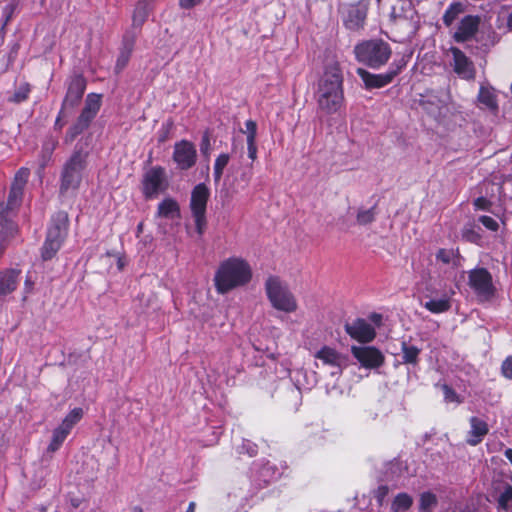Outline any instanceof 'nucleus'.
I'll return each mask as SVG.
<instances>
[{
    "label": "nucleus",
    "mask_w": 512,
    "mask_h": 512,
    "mask_svg": "<svg viewBox=\"0 0 512 512\" xmlns=\"http://www.w3.org/2000/svg\"><path fill=\"white\" fill-rule=\"evenodd\" d=\"M18 6H19V2L17 0H11L8 4H6L4 6L2 15L4 17L5 24L8 23L12 19Z\"/></svg>",
    "instance_id": "obj_50"
},
{
    "label": "nucleus",
    "mask_w": 512,
    "mask_h": 512,
    "mask_svg": "<svg viewBox=\"0 0 512 512\" xmlns=\"http://www.w3.org/2000/svg\"><path fill=\"white\" fill-rule=\"evenodd\" d=\"M315 358L321 360L325 365L338 368V373L342 372V367L345 365L347 360L346 356L329 346H323L320 350H318L315 353Z\"/></svg>",
    "instance_id": "obj_18"
},
{
    "label": "nucleus",
    "mask_w": 512,
    "mask_h": 512,
    "mask_svg": "<svg viewBox=\"0 0 512 512\" xmlns=\"http://www.w3.org/2000/svg\"><path fill=\"white\" fill-rule=\"evenodd\" d=\"M344 76L340 64L335 61L325 67L318 82L317 104L325 114H335L344 105Z\"/></svg>",
    "instance_id": "obj_1"
},
{
    "label": "nucleus",
    "mask_w": 512,
    "mask_h": 512,
    "mask_svg": "<svg viewBox=\"0 0 512 512\" xmlns=\"http://www.w3.org/2000/svg\"><path fill=\"white\" fill-rule=\"evenodd\" d=\"M461 238L465 242L480 245L482 241L481 228L475 221H469L461 229Z\"/></svg>",
    "instance_id": "obj_24"
},
{
    "label": "nucleus",
    "mask_w": 512,
    "mask_h": 512,
    "mask_svg": "<svg viewBox=\"0 0 512 512\" xmlns=\"http://www.w3.org/2000/svg\"><path fill=\"white\" fill-rule=\"evenodd\" d=\"M134 40L123 39V49L121 50L116 61V68L122 70L129 62L133 50Z\"/></svg>",
    "instance_id": "obj_36"
},
{
    "label": "nucleus",
    "mask_w": 512,
    "mask_h": 512,
    "mask_svg": "<svg viewBox=\"0 0 512 512\" xmlns=\"http://www.w3.org/2000/svg\"><path fill=\"white\" fill-rule=\"evenodd\" d=\"M83 410L82 408L72 409L62 420L61 424L56 428L59 432H63L68 436L73 427L82 419Z\"/></svg>",
    "instance_id": "obj_26"
},
{
    "label": "nucleus",
    "mask_w": 512,
    "mask_h": 512,
    "mask_svg": "<svg viewBox=\"0 0 512 512\" xmlns=\"http://www.w3.org/2000/svg\"><path fill=\"white\" fill-rule=\"evenodd\" d=\"M345 332L359 343H369L376 337V331L371 324L363 318H357L352 323H346Z\"/></svg>",
    "instance_id": "obj_16"
},
{
    "label": "nucleus",
    "mask_w": 512,
    "mask_h": 512,
    "mask_svg": "<svg viewBox=\"0 0 512 512\" xmlns=\"http://www.w3.org/2000/svg\"><path fill=\"white\" fill-rule=\"evenodd\" d=\"M478 221L488 230L492 231V232H496L498 229H499V224L498 222L490 217V216H487V215H482L479 217Z\"/></svg>",
    "instance_id": "obj_51"
},
{
    "label": "nucleus",
    "mask_w": 512,
    "mask_h": 512,
    "mask_svg": "<svg viewBox=\"0 0 512 512\" xmlns=\"http://www.w3.org/2000/svg\"><path fill=\"white\" fill-rule=\"evenodd\" d=\"M512 500V486L507 485L503 492L499 495L497 503L500 509L508 510L509 503Z\"/></svg>",
    "instance_id": "obj_46"
},
{
    "label": "nucleus",
    "mask_w": 512,
    "mask_h": 512,
    "mask_svg": "<svg viewBox=\"0 0 512 512\" xmlns=\"http://www.w3.org/2000/svg\"><path fill=\"white\" fill-rule=\"evenodd\" d=\"M468 285L479 296L490 298L495 294L493 278L486 268H474L468 272Z\"/></svg>",
    "instance_id": "obj_10"
},
{
    "label": "nucleus",
    "mask_w": 512,
    "mask_h": 512,
    "mask_svg": "<svg viewBox=\"0 0 512 512\" xmlns=\"http://www.w3.org/2000/svg\"><path fill=\"white\" fill-rule=\"evenodd\" d=\"M245 451L250 457L256 456L258 453V447L256 444L252 443L249 440H246L242 443L241 452Z\"/></svg>",
    "instance_id": "obj_57"
},
{
    "label": "nucleus",
    "mask_w": 512,
    "mask_h": 512,
    "mask_svg": "<svg viewBox=\"0 0 512 512\" xmlns=\"http://www.w3.org/2000/svg\"><path fill=\"white\" fill-rule=\"evenodd\" d=\"M21 271L6 269L0 272V295L12 293L18 286Z\"/></svg>",
    "instance_id": "obj_20"
},
{
    "label": "nucleus",
    "mask_w": 512,
    "mask_h": 512,
    "mask_svg": "<svg viewBox=\"0 0 512 512\" xmlns=\"http://www.w3.org/2000/svg\"><path fill=\"white\" fill-rule=\"evenodd\" d=\"M453 252L445 248H440L436 253V260L443 264H449L452 259Z\"/></svg>",
    "instance_id": "obj_54"
},
{
    "label": "nucleus",
    "mask_w": 512,
    "mask_h": 512,
    "mask_svg": "<svg viewBox=\"0 0 512 512\" xmlns=\"http://www.w3.org/2000/svg\"><path fill=\"white\" fill-rule=\"evenodd\" d=\"M465 11V5L459 0H453L444 12L442 17L445 26L449 27Z\"/></svg>",
    "instance_id": "obj_30"
},
{
    "label": "nucleus",
    "mask_w": 512,
    "mask_h": 512,
    "mask_svg": "<svg viewBox=\"0 0 512 512\" xmlns=\"http://www.w3.org/2000/svg\"><path fill=\"white\" fill-rule=\"evenodd\" d=\"M507 28L509 31H512V12L509 13L508 17H507Z\"/></svg>",
    "instance_id": "obj_63"
},
{
    "label": "nucleus",
    "mask_w": 512,
    "mask_h": 512,
    "mask_svg": "<svg viewBox=\"0 0 512 512\" xmlns=\"http://www.w3.org/2000/svg\"><path fill=\"white\" fill-rule=\"evenodd\" d=\"M84 107L98 114L101 108V95L96 93H89L85 99Z\"/></svg>",
    "instance_id": "obj_45"
},
{
    "label": "nucleus",
    "mask_w": 512,
    "mask_h": 512,
    "mask_svg": "<svg viewBox=\"0 0 512 512\" xmlns=\"http://www.w3.org/2000/svg\"><path fill=\"white\" fill-rule=\"evenodd\" d=\"M153 0H138L132 15V26L141 28L153 10Z\"/></svg>",
    "instance_id": "obj_22"
},
{
    "label": "nucleus",
    "mask_w": 512,
    "mask_h": 512,
    "mask_svg": "<svg viewBox=\"0 0 512 512\" xmlns=\"http://www.w3.org/2000/svg\"><path fill=\"white\" fill-rule=\"evenodd\" d=\"M87 81L85 77L80 74H74L67 80V91L62 101V110L73 109L78 106L86 91Z\"/></svg>",
    "instance_id": "obj_11"
},
{
    "label": "nucleus",
    "mask_w": 512,
    "mask_h": 512,
    "mask_svg": "<svg viewBox=\"0 0 512 512\" xmlns=\"http://www.w3.org/2000/svg\"><path fill=\"white\" fill-rule=\"evenodd\" d=\"M83 410L82 408L72 409L62 420L61 424L56 428L59 432H63L68 436L73 427L82 419Z\"/></svg>",
    "instance_id": "obj_28"
},
{
    "label": "nucleus",
    "mask_w": 512,
    "mask_h": 512,
    "mask_svg": "<svg viewBox=\"0 0 512 512\" xmlns=\"http://www.w3.org/2000/svg\"><path fill=\"white\" fill-rule=\"evenodd\" d=\"M413 499L408 493H399L395 496L391 509L393 512H401L410 509Z\"/></svg>",
    "instance_id": "obj_37"
},
{
    "label": "nucleus",
    "mask_w": 512,
    "mask_h": 512,
    "mask_svg": "<svg viewBox=\"0 0 512 512\" xmlns=\"http://www.w3.org/2000/svg\"><path fill=\"white\" fill-rule=\"evenodd\" d=\"M83 410L82 408L72 409L62 420L61 424L56 428L59 432H63L68 436L73 427L82 419Z\"/></svg>",
    "instance_id": "obj_27"
},
{
    "label": "nucleus",
    "mask_w": 512,
    "mask_h": 512,
    "mask_svg": "<svg viewBox=\"0 0 512 512\" xmlns=\"http://www.w3.org/2000/svg\"><path fill=\"white\" fill-rule=\"evenodd\" d=\"M505 457L510 461V463L512 464V449L511 448H508L505 450Z\"/></svg>",
    "instance_id": "obj_64"
},
{
    "label": "nucleus",
    "mask_w": 512,
    "mask_h": 512,
    "mask_svg": "<svg viewBox=\"0 0 512 512\" xmlns=\"http://www.w3.org/2000/svg\"><path fill=\"white\" fill-rule=\"evenodd\" d=\"M422 349L412 344L410 341L401 342V363L416 367L420 363V354Z\"/></svg>",
    "instance_id": "obj_21"
},
{
    "label": "nucleus",
    "mask_w": 512,
    "mask_h": 512,
    "mask_svg": "<svg viewBox=\"0 0 512 512\" xmlns=\"http://www.w3.org/2000/svg\"><path fill=\"white\" fill-rule=\"evenodd\" d=\"M266 295L271 305L286 313L295 312L297 301L287 286L283 285L278 276H269L265 282Z\"/></svg>",
    "instance_id": "obj_6"
},
{
    "label": "nucleus",
    "mask_w": 512,
    "mask_h": 512,
    "mask_svg": "<svg viewBox=\"0 0 512 512\" xmlns=\"http://www.w3.org/2000/svg\"><path fill=\"white\" fill-rule=\"evenodd\" d=\"M477 98H478L479 103L484 105L489 110H497L498 109L496 95L489 88H487L485 86H480Z\"/></svg>",
    "instance_id": "obj_34"
},
{
    "label": "nucleus",
    "mask_w": 512,
    "mask_h": 512,
    "mask_svg": "<svg viewBox=\"0 0 512 512\" xmlns=\"http://www.w3.org/2000/svg\"><path fill=\"white\" fill-rule=\"evenodd\" d=\"M473 205L477 210L489 211L492 204L486 197L480 196L474 200Z\"/></svg>",
    "instance_id": "obj_55"
},
{
    "label": "nucleus",
    "mask_w": 512,
    "mask_h": 512,
    "mask_svg": "<svg viewBox=\"0 0 512 512\" xmlns=\"http://www.w3.org/2000/svg\"><path fill=\"white\" fill-rule=\"evenodd\" d=\"M369 6V0H358L356 2L346 3L340 6L339 14L343 26L352 32H358L364 29Z\"/></svg>",
    "instance_id": "obj_8"
},
{
    "label": "nucleus",
    "mask_w": 512,
    "mask_h": 512,
    "mask_svg": "<svg viewBox=\"0 0 512 512\" xmlns=\"http://www.w3.org/2000/svg\"><path fill=\"white\" fill-rule=\"evenodd\" d=\"M83 410L82 408L72 409L62 420L61 424L56 428L59 432H63L68 436L73 427L82 419Z\"/></svg>",
    "instance_id": "obj_25"
},
{
    "label": "nucleus",
    "mask_w": 512,
    "mask_h": 512,
    "mask_svg": "<svg viewBox=\"0 0 512 512\" xmlns=\"http://www.w3.org/2000/svg\"><path fill=\"white\" fill-rule=\"evenodd\" d=\"M423 306L433 314H441L450 310L451 302L448 297H443L440 299H430Z\"/></svg>",
    "instance_id": "obj_33"
},
{
    "label": "nucleus",
    "mask_w": 512,
    "mask_h": 512,
    "mask_svg": "<svg viewBox=\"0 0 512 512\" xmlns=\"http://www.w3.org/2000/svg\"><path fill=\"white\" fill-rule=\"evenodd\" d=\"M62 246L63 244H61L58 240H52L46 237L40 249L42 260H52L57 255Z\"/></svg>",
    "instance_id": "obj_31"
},
{
    "label": "nucleus",
    "mask_w": 512,
    "mask_h": 512,
    "mask_svg": "<svg viewBox=\"0 0 512 512\" xmlns=\"http://www.w3.org/2000/svg\"><path fill=\"white\" fill-rule=\"evenodd\" d=\"M88 152L76 147L65 162L60 178V193L65 194L70 189L76 190L82 182V175L87 167Z\"/></svg>",
    "instance_id": "obj_4"
},
{
    "label": "nucleus",
    "mask_w": 512,
    "mask_h": 512,
    "mask_svg": "<svg viewBox=\"0 0 512 512\" xmlns=\"http://www.w3.org/2000/svg\"><path fill=\"white\" fill-rule=\"evenodd\" d=\"M156 216L160 218L174 219L180 217V205L171 197L164 198L157 207Z\"/></svg>",
    "instance_id": "obj_23"
},
{
    "label": "nucleus",
    "mask_w": 512,
    "mask_h": 512,
    "mask_svg": "<svg viewBox=\"0 0 512 512\" xmlns=\"http://www.w3.org/2000/svg\"><path fill=\"white\" fill-rule=\"evenodd\" d=\"M83 410L82 408L72 409L62 420L61 424L56 428L59 432H63L68 436L73 427L82 419Z\"/></svg>",
    "instance_id": "obj_29"
},
{
    "label": "nucleus",
    "mask_w": 512,
    "mask_h": 512,
    "mask_svg": "<svg viewBox=\"0 0 512 512\" xmlns=\"http://www.w3.org/2000/svg\"><path fill=\"white\" fill-rule=\"evenodd\" d=\"M501 371L505 378L512 380V356L507 357L503 361Z\"/></svg>",
    "instance_id": "obj_56"
},
{
    "label": "nucleus",
    "mask_w": 512,
    "mask_h": 512,
    "mask_svg": "<svg viewBox=\"0 0 512 512\" xmlns=\"http://www.w3.org/2000/svg\"><path fill=\"white\" fill-rule=\"evenodd\" d=\"M354 55L359 63L378 70L388 63L392 49L383 39L363 40L355 45Z\"/></svg>",
    "instance_id": "obj_3"
},
{
    "label": "nucleus",
    "mask_w": 512,
    "mask_h": 512,
    "mask_svg": "<svg viewBox=\"0 0 512 512\" xmlns=\"http://www.w3.org/2000/svg\"><path fill=\"white\" fill-rule=\"evenodd\" d=\"M377 204L369 209H359L356 215V221L359 225L365 226L375 221L377 215Z\"/></svg>",
    "instance_id": "obj_40"
},
{
    "label": "nucleus",
    "mask_w": 512,
    "mask_h": 512,
    "mask_svg": "<svg viewBox=\"0 0 512 512\" xmlns=\"http://www.w3.org/2000/svg\"><path fill=\"white\" fill-rule=\"evenodd\" d=\"M246 142H247L248 157L252 161H255L257 159V152H258L256 141H246Z\"/></svg>",
    "instance_id": "obj_59"
},
{
    "label": "nucleus",
    "mask_w": 512,
    "mask_h": 512,
    "mask_svg": "<svg viewBox=\"0 0 512 512\" xmlns=\"http://www.w3.org/2000/svg\"><path fill=\"white\" fill-rule=\"evenodd\" d=\"M29 174H30V171L28 168H25V167L20 168L16 172L11 186L12 187H20V188H22V190H24V187L28 181Z\"/></svg>",
    "instance_id": "obj_44"
},
{
    "label": "nucleus",
    "mask_w": 512,
    "mask_h": 512,
    "mask_svg": "<svg viewBox=\"0 0 512 512\" xmlns=\"http://www.w3.org/2000/svg\"><path fill=\"white\" fill-rule=\"evenodd\" d=\"M229 160L230 155L228 153H222L215 159L213 167V177L215 183H218L221 180L224 169L229 163Z\"/></svg>",
    "instance_id": "obj_39"
},
{
    "label": "nucleus",
    "mask_w": 512,
    "mask_h": 512,
    "mask_svg": "<svg viewBox=\"0 0 512 512\" xmlns=\"http://www.w3.org/2000/svg\"><path fill=\"white\" fill-rule=\"evenodd\" d=\"M252 277L253 272L249 262L242 257L231 256L220 262L213 282L216 292L225 295L246 286L251 282Z\"/></svg>",
    "instance_id": "obj_2"
},
{
    "label": "nucleus",
    "mask_w": 512,
    "mask_h": 512,
    "mask_svg": "<svg viewBox=\"0 0 512 512\" xmlns=\"http://www.w3.org/2000/svg\"><path fill=\"white\" fill-rule=\"evenodd\" d=\"M23 193L24 190L20 187H10L7 202L5 203L8 206V209L16 211L20 207L23 199Z\"/></svg>",
    "instance_id": "obj_41"
},
{
    "label": "nucleus",
    "mask_w": 512,
    "mask_h": 512,
    "mask_svg": "<svg viewBox=\"0 0 512 512\" xmlns=\"http://www.w3.org/2000/svg\"><path fill=\"white\" fill-rule=\"evenodd\" d=\"M481 19L478 15H466L464 16L455 33L453 39L457 43H464L472 39L478 32Z\"/></svg>",
    "instance_id": "obj_17"
},
{
    "label": "nucleus",
    "mask_w": 512,
    "mask_h": 512,
    "mask_svg": "<svg viewBox=\"0 0 512 512\" xmlns=\"http://www.w3.org/2000/svg\"><path fill=\"white\" fill-rule=\"evenodd\" d=\"M168 186L166 170L162 166H153L143 174L141 191L146 200L156 198L165 192Z\"/></svg>",
    "instance_id": "obj_9"
},
{
    "label": "nucleus",
    "mask_w": 512,
    "mask_h": 512,
    "mask_svg": "<svg viewBox=\"0 0 512 512\" xmlns=\"http://www.w3.org/2000/svg\"><path fill=\"white\" fill-rule=\"evenodd\" d=\"M64 111L65 110H62V107H61L60 111L58 112V115L56 117V120L54 123V129L57 131H61L65 125V122L62 121L63 117L65 116Z\"/></svg>",
    "instance_id": "obj_61"
},
{
    "label": "nucleus",
    "mask_w": 512,
    "mask_h": 512,
    "mask_svg": "<svg viewBox=\"0 0 512 512\" xmlns=\"http://www.w3.org/2000/svg\"><path fill=\"white\" fill-rule=\"evenodd\" d=\"M209 198L210 190L205 183H199L192 189L189 206L199 236L204 234L207 227L206 211Z\"/></svg>",
    "instance_id": "obj_7"
},
{
    "label": "nucleus",
    "mask_w": 512,
    "mask_h": 512,
    "mask_svg": "<svg viewBox=\"0 0 512 512\" xmlns=\"http://www.w3.org/2000/svg\"><path fill=\"white\" fill-rule=\"evenodd\" d=\"M469 423H470L471 429L468 432V437H467L466 442L471 446H476V445L480 444L483 441L484 437L488 434L489 427H488V424L484 420H482L476 416H472L469 419Z\"/></svg>",
    "instance_id": "obj_19"
},
{
    "label": "nucleus",
    "mask_w": 512,
    "mask_h": 512,
    "mask_svg": "<svg viewBox=\"0 0 512 512\" xmlns=\"http://www.w3.org/2000/svg\"><path fill=\"white\" fill-rule=\"evenodd\" d=\"M89 124L77 117L65 134V143H72L80 134L89 128Z\"/></svg>",
    "instance_id": "obj_35"
},
{
    "label": "nucleus",
    "mask_w": 512,
    "mask_h": 512,
    "mask_svg": "<svg viewBox=\"0 0 512 512\" xmlns=\"http://www.w3.org/2000/svg\"><path fill=\"white\" fill-rule=\"evenodd\" d=\"M353 357L366 369H378L385 363V356L375 346H352Z\"/></svg>",
    "instance_id": "obj_12"
},
{
    "label": "nucleus",
    "mask_w": 512,
    "mask_h": 512,
    "mask_svg": "<svg viewBox=\"0 0 512 512\" xmlns=\"http://www.w3.org/2000/svg\"><path fill=\"white\" fill-rule=\"evenodd\" d=\"M66 438L67 436L63 434V432H59L57 429H54L47 451L53 453L59 450Z\"/></svg>",
    "instance_id": "obj_43"
},
{
    "label": "nucleus",
    "mask_w": 512,
    "mask_h": 512,
    "mask_svg": "<svg viewBox=\"0 0 512 512\" xmlns=\"http://www.w3.org/2000/svg\"><path fill=\"white\" fill-rule=\"evenodd\" d=\"M441 388L443 391L444 400L447 403L460 404L462 402V399L460 398V396L456 393V391L451 386H449L448 384H443L441 386Z\"/></svg>",
    "instance_id": "obj_47"
},
{
    "label": "nucleus",
    "mask_w": 512,
    "mask_h": 512,
    "mask_svg": "<svg viewBox=\"0 0 512 512\" xmlns=\"http://www.w3.org/2000/svg\"><path fill=\"white\" fill-rule=\"evenodd\" d=\"M68 231V213L65 211H58L54 213L50 219L46 237L52 240H58L61 244H64L68 236Z\"/></svg>",
    "instance_id": "obj_15"
},
{
    "label": "nucleus",
    "mask_w": 512,
    "mask_h": 512,
    "mask_svg": "<svg viewBox=\"0 0 512 512\" xmlns=\"http://www.w3.org/2000/svg\"><path fill=\"white\" fill-rule=\"evenodd\" d=\"M437 504L436 496L431 492H424L420 496V509L427 510Z\"/></svg>",
    "instance_id": "obj_49"
},
{
    "label": "nucleus",
    "mask_w": 512,
    "mask_h": 512,
    "mask_svg": "<svg viewBox=\"0 0 512 512\" xmlns=\"http://www.w3.org/2000/svg\"><path fill=\"white\" fill-rule=\"evenodd\" d=\"M202 2V0H179V6L182 9H192L193 7L199 5Z\"/></svg>",
    "instance_id": "obj_60"
},
{
    "label": "nucleus",
    "mask_w": 512,
    "mask_h": 512,
    "mask_svg": "<svg viewBox=\"0 0 512 512\" xmlns=\"http://www.w3.org/2000/svg\"><path fill=\"white\" fill-rule=\"evenodd\" d=\"M200 151L205 156L208 157L210 155L211 151V142H210V136L208 131H206L201 139L200 143Z\"/></svg>",
    "instance_id": "obj_53"
},
{
    "label": "nucleus",
    "mask_w": 512,
    "mask_h": 512,
    "mask_svg": "<svg viewBox=\"0 0 512 512\" xmlns=\"http://www.w3.org/2000/svg\"><path fill=\"white\" fill-rule=\"evenodd\" d=\"M15 214L13 209H8V206L4 202H0V225L7 228L8 230H15V224L11 220Z\"/></svg>",
    "instance_id": "obj_42"
},
{
    "label": "nucleus",
    "mask_w": 512,
    "mask_h": 512,
    "mask_svg": "<svg viewBox=\"0 0 512 512\" xmlns=\"http://www.w3.org/2000/svg\"><path fill=\"white\" fill-rule=\"evenodd\" d=\"M172 158L179 169L188 170L192 168L197 161L195 145L185 139L176 142Z\"/></svg>",
    "instance_id": "obj_13"
},
{
    "label": "nucleus",
    "mask_w": 512,
    "mask_h": 512,
    "mask_svg": "<svg viewBox=\"0 0 512 512\" xmlns=\"http://www.w3.org/2000/svg\"><path fill=\"white\" fill-rule=\"evenodd\" d=\"M58 145V141L50 136L47 137L42 143V149L40 154V166L45 168L48 162L51 160L52 154Z\"/></svg>",
    "instance_id": "obj_32"
},
{
    "label": "nucleus",
    "mask_w": 512,
    "mask_h": 512,
    "mask_svg": "<svg viewBox=\"0 0 512 512\" xmlns=\"http://www.w3.org/2000/svg\"><path fill=\"white\" fill-rule=\"evenodd\" d=\"M409 59V55H402L400 58L394 59L385 73L375 74L364 68H357L356 73L362 80L366 90L381 89L391 84L402 73L407 67Z\"/></svg>",
    "instance_id": "obj_5"
},
{
    "label": "nucleus",
    "mask_w": 512,
    "mask_h": 512,
    "mask_svg": "<svg viewBox=\"0 0 512 512\" xmlns=\"http://www.w3.org/2000/svg\"><path fill=\"white\" fill-rule=\"evenodd\" d=\"M450 52L453 57V71L461 79L472 81L476 77V68L473 61L458 47L452 46Z\"/></svg>",
    "instance_id": "obj_14"
},
{
    "label": "nucleus",
    "mask_w": 512,
    "mask_h": 512,
    "mask_svg": "<svg viewBox=\"0 0 512 512\" xmlns=\"http://www.w3.org/2000/svg\"><path fill=\"white\" fill-rule=\"evenodd\" d=\"M96 116L97 113L88 108L83 107L78 117L84 120L89 125H91L92 121L96 118Z\"/></svg>",
    "instance_id": "obj_58"
},
{
    "label": "nucleus",
    "mask_w": 512,
    "mask_h": 512,
    "mask_svg": "<svg viewBox=\"0 0 512 512\" xmlns=\"http://www.w3.org/2000/svg\"><path fill=\"white\" fill-rule=\"evenodd\" d=\"M174 127L173 121L169 120L166 123H163L161 128L158 131V142L165 143L171 137V131Z\"/></svg>",
    "instance_id": "obj_48"
},
{
    "label": "nucleus",
    "mask_w": 512,
    "mask_h": 512,
    "mask_svg": "<svg viewBox=\"0 0 512 512\" xmlns=\"http://www.w3.org/2000/svg\"><path fill=\"white\" fill-rule=\"evenodd\" d=\"M247 138L246 141H256L257 138V123L249 119L245 122Z\"/></svg>",
    "instance_id": "obj_52"
},
{
    "label": "nucleus",
    "mask_w": 512,
    "mask_h": 512,
    "mask_svg": "<svg viewBox=\"0 0 512 512\" xmlns=\"http://www.w3.org/2000/svg\"><path fill=\"white\" fill-rule=\"evenodd\" d=\"M31 92V85L27 82L22 83L14 93L8 98V102L20 104L28 100Z\"/></svg>",
    "instance_id": "obj_38"
},
{
    "label": "nucleus",
    "mask_w": 512,
    "mask_h": 512,
    "mask_svg": "<svg viewBox=\"0 0 512 512\" xmlns=\"http://www.w3.org/2000/svg\"><path fill=\"white\" fill-rule=\"evenodd\" d=\"M388 486L386 485H382V486H379L378 488V498L381 500L383 499L387 494H388Z\"/></svg>",
    "instance_id": "obj_62"
}]
</instances>
